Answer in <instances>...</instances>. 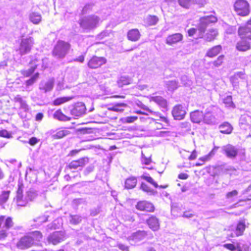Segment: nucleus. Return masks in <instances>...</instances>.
<instances>
[{
    "instance_id": "nucleus-1",
    "label": "nucleus",
    "mask_w": 251,
    "mask_h": 251,
    "mask_svg": "<svg viewBox=\"0 0 251 251\" xmlns=\"http://www.w3.org/2000/svg\"><path fill=\"white\" fill-rule=\"evenodd\" d=\"M48 62V58H43L40 55H36L32 57L29 62L30 68L27 70H22L21 73L25 76H29L34 72L36 69L38 68L43 70L47 68Z\"/></svg>"
},
{
    "instance_id": "nucleus-2",
    "label": "nucleus",
    "mask_w": 251,
    "mask_h": 251,
    "mask_svg": "<svg viewBox=\"0 0 251 251\" xmlns=\"http://www.w3.org/2000/svg\"><path fill=\"white\" fill-rule=\"evenodd\" d=\"M100 20L99 16L90 15L82 18L79 21V24L83 29L92 30L98 26Z\"/></svg>"
},
{
    "instance_id": "nucleus-3",
    "label": "nucleus",
    "mask_w": 251,
    "mask_h": 251,
    "mask_svg": "<svg viewBox=\"0 0 251 251\" xmlns=\"http://www.w3.org/2000/svg\"><path fill=\"white\" fill-rule=\"evenodd\" d=\"M71 48V45L66 42L59 40L52 51V55L58 59L64 58L68 53Z\"/></svg>"
},
{
    "instance_id": "nucleus-4",
    "label": "nucleus",
    "mask_w": 251,
    "mask_h": 251,
    "mask_svg": "<svg viewBox=\"0 0 251 251\" xmlns=\"http://www.w3.org/2000/svg\"><path fill=\"white\" fill-rule=\"evenodd\" d=\"M234 10L237 15L246 16L250 13L249 4L245 0H237L234 4Z\"/></svg>"
},
{
    "instance_id": "nucleus-5",
    "label": "nucleus",
    "mask_w": 251,
    "mask_h": 251,
    "mask_svg": "<svg viewBox=\"0 0 251 251\" xmlns=\"http://www.w3.org/2000/svg\"><path fill=\"white\" fill-rule=\"evenodd\" d=\"M34 44V39L28 36L25 38H23L21 39L20 47L19 52L21 55L29 53L33 45Z\"/></svg>"
},
{
    "instance_id": "nucleus-6",
    "label": "nucleus",
    "mask_w": 251,
    "mask_h": 251,
    "mask_svg": "<svg viewBox=\"0 0 251 251\" xmlns=\"http://www.w3.org/2000/svg\"><path fill=\"white\" fill-rule=\"evenodd\" d=\"M14 101L15 102H18L20 104L19 115L22 119L26 118V113L29 111L30 108L27 104L25 100H24L22 97L18 95L14 98Z\"/></svg>"
},
{
    "instance_id": "nucleus-7",
    "label": "nucleus",
    "mask_w": 251,
    "mask_h": 251,
    "mask_svg": "<svg viewBox=\"0 0 251 251\" xmlns=\"http://www.w3.org/2000/svg\"><path fill=\"white\" fill-rule=\"evenodd\" d=\"M217 22V18L214 16L210 15L204 16L200 18V23L198 26L199 32L204 33L207 26L212 23H215Z\"/></svg>"
},
{
    "instance_id": "nucleus-8",
    "label": "nucleus",
    "mask_w": 251,
    "mask_h": 251,
    "mask_svg": "<svg viewBox=\"0 0 251 251\" xmlns=\"http://www.w3.org/2000/svg\"><path fill=\"white\" fill-rule=\"evenodd\" d=\"M66 239V235L64 231H55L48 236L47 241L49 244L56 245L64 241Z\"/></svg>"
},
{
    "instance_id": "nucleus-9",
    "label": "nucleus",
    "mask_w": 251,
    "mask_h": 251,
    "mask_svg": "<svg viewBox=\"0 0 251 251\" xmlns=\"http://www.w3.org/2000/svg\"><path fill=\"white\" fill-rule=\"evenodd\" d=\"M221 152L227 157L234 159L237 155L238 150L235 146L227 144L221 148Z\"/></svg>"
},
{
    "instance_id": "nucleus-10",
    "label": "nucleus",
    "mask_w": 251,
    "mask_h": 251,
    "mask_svg": "<svg viewBox=\"0 0 251 251\" xmlns=\"http://www.w3.org/2000/svg\"><path fill=\"white\" fill-rule=\"evenodd\" d=\"M172 114L175 120H181L186 114L185 107L181 104L175 105L172 109Z\"/></svg>"
},
{
    "instance_id": "nucleus-11",
    "label": "nucleus",
    "mask_w": 251,
    "mask_h": 251,
    "mask_svg": "<svg viewBox=\"0 0 251 251\" xmlns=\"http://www.w3.org/2000/svg\"><path fill=\"white\" fill-rule=\"evenodd\" d=\"M88 162L89 158L88 157H82L78 160L72 161L67 166V168L70 170L78 169L79 170H81Z\"/></svg>"
},
{
    "instance_id": "nucleus-12",
    "label": "nucleus",
    "mask_w": 251,
    "mask_h": 251,
    "mask_svg": "<svg viewBox=\"0 0 251 251\" xmlns=\"http://www.w3.org/2000/svg\"><path fill=\"white\" fill-rule=\"evenodd\" d=\"M86 108L85 105L82 102L75 103L71 110V113L75 117H79L85 114Z\"/></svg>"
},
{
    "instance_id": "nucleus-13",
    "label": "nucleus",
    "mask_w": 251,
    "mask_h": 251,
    "mask_svg": "<svg viewBox=\"0 0 251 251\" xmlns=\"http://www.w3.org/2000/svg\"><path fill=\"white\" fill-rule=\"evenodd\" d=\"M24 185L22 183L18 184V189L17 191L16 196V202L18 206H25L28 202V200L25 196V199H23V189Z\"/></svg>"
},
{
    "instance_id": "nucleus-14",
    "label": "nucleus",
    "mask_w": 251,
    "mask_h": 251,
    "mask_svg": "<svg viewBox=\"0 0 251 251\" xmlns=\"http://www.w3.org/2000/svg\"><path fill=\"white\" fill-rule=\"evenodd\" d=\"M106 59L103 57L93 56L88 62V66L91 69H96L105 64Z\"/></svg>"
},
{
    "instance_id": "nucleus-15",
    "label": "nucleus",
    "mask_w": 251,
    "mask_h": 251,
    "mask_svg": "<svg viewBox=\"0 0 251 251\" xmlns=\"http://www.w3.org/2000/svg\"><path fill=\"white\" fill-rule=\"evenodd\" d=\"M33 244V240L31 237L25 236L20 239L17 243V247L21 250H24L31 247Z\"/></svg>"
},
{
    "instance_id": "nucleus-16",
    "label": "nucleus",
    "mask_w": 251,
    "mask_h": 251,
    "mask_svg": "<svg viewBox=\"0 0 251 251\" xmlns=\"http://www.w3.org/2000/svg\"><path fill=\"white\" fill-rule=\"evenodd\" d=\"M54 80L51 78L47 80L41 81L39 84V88L40 91L44 93L51 91L54 86Z\"/></svg>"
},
{
    "instance_id": "nucleus-17",
    "label": "nucleus",
    "mask_w": 251,
    "mask_h": 251,
    "mask_svg": "<svg viewBox=\"0 0 251 251\" xmlns=\"http://www.w3.org/2000/svg\"><path fill=\"white\" fill-rule=\"evenodd\" d=\"M136 207L139 210L148 212H152L154 209V207L151 203L145 201H139L136 204Z\"/></svg>"
},
{
    "instance_id": "nucleus-18",
    "label": "nucleus",
    "mask_w": 251,
    "mask_h": 251,
    "mask_svg": "<svg viewBox=\"0 0 251 251\" xmlns=\"http://www.w3.org/2000/svg\"><path fill=\"white\" fill-rule=\"evenodd\" d=\"M146 223L149 228L153 231H157L160 228V223L159 219L155 216H151L146 221Z\"/></svg>"
},
{
    "instance_id": "nucleus-19",
    "label": "nucleus",
    "mask_w": 251,
    "mask_h": 251,
    "mask_svg": "<svg viewBox=\"0 0 251 251\" xmlns=\"http://www.w3.org/2000/svg\"><path fill=\"white\" fill-rule=\"evenodd\" d=\"M203 34L204 33L200 32L199 38H203L206 41L211 42L215 39L218 35V31L215 29H211L205 34Z\"/></svg>"
},
{
    "instance_id": "nucleus-20",
    "label": "nucleus",
    "mask_w": 251,
    "mask_h": 251,
    "mask_svg": "<svg viewBox=\"0 0 251 251\" xmlns=\"http://www.w3.org/2000/svg\"><path fill=\"white\" fill-rule=\"evenodd\" d=\"M202 122L208 125H215L218 123L217 119L211 113L210 110L206 109V112L203 114V118Z\"/></svg>"
},
{
    "instance_id": "nucleus-21",
    "label": "nucleus",
    "mask_w": 251,
    "mask_h": 251,
    "mask_svg": "<svg viewBox=\"0 0 251 251\" xmlns=\"http://www.w3.org/2000/svg\"><path fill=\"white\" fill-rule=\"evenodd\" d=\"M183 37V35L179 33L170 35L166 39V43L170 46H172L181 41Z\"/></svg>"
},
{
    "instance_id": "nucleus-22",
    "label": "nucleus",
    "mask_w": 251,
    "mask_h": 251,
    "mask_svg": "<svg viewBox=\"0 0 251 251\" xmlns=\"http://www.w3.org/2000/svg\"><path fill=\"white\" fill-rule=\"evenodd\" d=\"M147 235V232L144 230H138L133 233L130 236L128 237V240L133 241L135 242L140 241L144 239Z\"/></svg>"
},
{
    "instance_id": "nucleus-23",
    "label": "nucleus",
    "mask_w": 251,
    "mask_h": 251,
    "mask_svg": "<svg viewBox=\"0 0 251 251\" xmlns=\"http://www.w3.org/2000/svg\"><path fill=\"white\" fill-rule=\"evenodd\" d=\"M238 34L241 39L251 40V28L247 25L239 27Z\"/></svg>"
},
{
    "instance_id": "nucleus-24",
    "label": "nucleus",
    "mask_w": 251,
    "mask_h": 251,
    "mask_svg": "<svg viewBox=\"0 0 251 251\" xmlns=\"http://www.w3.org/2000/svg\"><path fill=\"white\" fill-rule=\"evenodd\" d=\"M251 40L247 39H241V41L238 42L236 48L240 51H246L251 48Z\"/></svg>"
},
{
    "instance_id": "nucleus-25",
    "label": "nucleus",
    "mask_w": 251,
    "mask_h": 251,
    "mask_svg": "<svg viewBox=\"0 0 251 251\" xmlns=\"http://www.w3.org/2000/svg\"><path fill=\"white\" fill-rule=\"evenodd\" d=\"M190 118L192 122L199 124L203 121V114L202 111L195 110L191 113Z\"/></svg>"
},
{
    "instance_id": "nucleus-26",
    "label": "nucleus",
    "mask_w": 251,
    "mask_h": 251,
    "mask_svg": "<svg viewBox=\"0 0 251 251\" xmlns=\"http://www.w3.org/2000/svg\"><path fill=\"white\" fill-rule=\"evenodd\" d=\"M140 36L141 34L138 29L136 28L129 30L127 34V39L132 42L138 41Z\"/></svg>"
},
{
    "instance_id": "nucleus-27",
    "label": "nucleus",
    "mask_w": 251,
    "mask_h": 251,
    "mask_svg": "<svg viewBox=\"0 0 251 251\" xmlns=\"http://www.w3.org/2000/svg\"><path fill=\"white\" fill-rule=\"evenodd\" d=\"M29 18L30 22L35 25L39 24L42 21L41 15L39 13L34 11L29 13Z\"/></svg>"
},
{
    "instance_id": "nucleus-28",
    "label": "nucleus",
    "mask_w": 251,
    "mask_h": 251,
    "mask_svg": "<svg viewBox=\"0 0 251 251\" xmlns=\"http://www.w3.org/2000/svg\"><path fill=\"white\" fill-rule=\"evenodd\" d=\"M221 50L222 47L220 45L215 46L207 50L206 56L209 57H214L218 55Z\"/></svg>"
},
{
    "instance_id": "nucleus-29",
    "label": "nucleus",
    "mask_w": 251,
    "mask_h": 251,
    "mask_svg": "<svg viewBox=\"0 0 251 251\" xmlns=\"http://www.w3.org/2000/svg\"><path fill=\"white\" fill-rule=\"evenodd\" d=\"M54 119L60 121H69L71 118L64 115L60 109L56 110L53 114Z\"/></svg>"
},
{
    "instance_id": "nucleus-30",
    "label": "nucleus",
    "mask_w": 251,
    "mask_h": 251,
    "mask_svg": "<svg viewBox=\"0 0 251 251\" xmlns=\"http://www.w3.org/2000/svg\"><path fill=\"white\" fill-rule=\"evenodd\" d=\"M137 182V179L135 177H130L127 178L125 181V188L126 189H132L136 186Z\"/></svg>"
},
{
    "instance_id": "nucleus-31",
    "label": "nucleus",
    "mask_w": 251,
    "mask_h": 251,
    "mask_svg": "<svg viewBox=\"0 0 251 251\" xmlns=\"http://www.w3.org/2000/svg\"><path fill=\"white\" fill-rule=\"evenodd\" d=\"M246 79V76L244 71L238 72L234 74V75L231 76L230 78V81L233 84L236 83L237 80L239 79Z\"/></svg>"
},
{
    "instance_id": "nucleus-32",
    "label": "nucleus",
    "mask_w": 251,
    "mask_h": 251,
    "mask_svg": "<svg viewBox=\"0 0 251 251\" xmlns=\"http://www.w3.org/2000/svg\"><path fill=\"white\" fill-rule=\"evenodd\" d=\"M151 100L163 108H166L167 106L166 100L161 96L152 97Z\"/></svg>"
},
{
    "instance_id": "nucleus-33",
    "label": "nucleus",
    "mask_w": 251,
    "mask_h": 251,
    "mask_svg": "<svg viewBox=\"0 0 251 251\" xmlns=\"http://www.w3.org/2000/svg\"><path fill=\"white\" fill-rule=\"evenodd\" d=\"M220 132L223 133L229 134L232 130L231 126L228 123H224L219 126Z\"/></svg>"
},
{
    "instance_id": "nucleus-34",
    "label": "nucleus",
    "mask_w": 251,
    "mask_h": 251,
    "mask_svg": "<svg viewBox=\"0 0 251 251\" xmlns=\"http://www.w3.org/2000/svg\"><path fill=\"white\" fill-rule=\"evenodd\" d=\"M132 80L128 76H121L117 81L119 87H123L124 85H128L131 83Z\"/></svg>"
},
{
    "instance_id": "nucleus-35",
    "label": "nucleus",
    "mask_w": 251,
    "mask_h": 251,
    "mask_svg": "<svg viewBox=\"0 0 251 251\" xmlns=\"http://www.w3.org/2000/svg\"><path fill=\"white\" fill-rule=\"evenodd\" d=\"M146 23L149 25H153L157 24L158 21V18L156 16H148L146 19Z\"/></svg>"
},
{
    "instance_id": "nucleus-36",
    "label": "nucleus",
    "mask_w": 251,
    "mask_h": 251,
    "mask_svg": "<svg viewBox=\"0 0 251 251\" xmlns=\"http://www.w3.org/2000/svg\"><path fill=\"white\" fill-rule=\"evenodd\" d=\"M245 228V223L243 222H240L237 224L235 233L237 236L241 235Z\"/></svg>"
},
{
    "instance_id": "nucleus-37",
    "label": "nucleus",
    "mask_w": 251,
    "mask_h": 251,
    "mask_svg": "<svg viewBox=\"0 0 251 251\" xmlns=\"http://www.w3.org/2000/svg\"><path fill=\"white\" fill-rule=\"evenodd\" d=\"M167 87L169 91H174L178 87V82L176 80H170L166 83Z\"/></svg>"
},
{
    "instance_id": "nucleus-38",
    "label": "nucleus",
    "mask_w": 251,
    "mask_h": 251,
    "mask_svg": "<svg viewBox=\"0 0 251 251\" xmlns=\"http://www.w3.org/2000/svg\"><path fill=\"white\" fill-rule=\"evenodd\" d=\"M72 99V97H61L55 99L53 101V104L54 105H60L65 102H67L70 100H71Z\"/></svg>"
},
{
    "instance_id": "nucleus-39",
    "label": "nucleus",
    "mask_w": 251,
    "mask_h": 251,
    "mask_svg": "<svg viewBox=\"0 0 251 251\" xmlns=\"http://www.w3.org/2000/svg\"><path fill=\"white\" fill-rule=\"evenodd\" d=\"M82 221L81 216L78 215H70L69 217V221L71 224L73 225H77L80 223Z\"/></svg>"
},
{
    "instance_id": "nucleus-40",
    "label": "nucleus",
    "mask_w": 251,
    "mask_h": 251,
    "mask_svg": "<svg viewBox=\"0 0 251 251\" xmlns=\"http://www.w3.org/2000/svg\"><path fill=\"white\" fill-rule=\"evenodd\" d=\"M218 147H215L207 155H206L203 157L199 158V160L202 161L204 162L206 161H209L211 157L215 154L216 152V150L217 149Z\"/></svg>"
},
{
    "instance_id": "nucleus-41",
    "label": "nucleus",
    "mask_w": 251,
    "mask_h": 251,
    "mask_svg": "<svg viewBox=\"0 0 251 251\" xmlns=\"http://www.w3.org/2000/svg\"><path fill=\"white\" fill-rule=\"evenodd\" d=\"M10 191H2L1 194L0 195V203L3 204L5 203L9 197Z\"/></svg>"
},
{
    "instance_id": "nucleus-42",
    "label": "nucleus",
    "mask_w": 251,
    "mask_h": 251,
    "mask_svg": "<svg viewBox=\"0 0 251 251\" xmlns=\"http://www.w3.org/2000/svg\"><path fill=\"white\" fill-rule=\"evenodd\" d=\"M224 58L225 56L224 55H220L216 60L212 62L211 64L214 67L218 68L222 65Z\"/></svg>"
},
{
    "instance_id": "nucleus-43",
    "label": "nucleus",
    "mask_w": 251,
    "mask_h": 251,
    "mask_svg": "<svg viewBox=\"0 0 251 251\" xmlns=\"http://www.w3.org/2000/svg\"><path fill=\"white\" fill-rule=\"evenodd\" d=\"M37 196V192L33 189H30L26 193V197L28 201H31L36 198Z\"/></svg>"
},
{
    "instance_id": "nucleus-44",
    "label": "nucleus",
    "mask_w": 251,
    "mask_h": 251,
    "mask_svg": "<svg viewBox=\"0 0 251 251\" xmlns=\"http://www.w3.org/2000/svg\"><path fill=\"white\" fill-rule=\"evenodd\" d=\"M69 134L70 131L67 130H61L57 131L53 136L55 139H59L63 138Z\"/></svg>"
},
{
    "instance_id": "nucleus-45",
    "label": "nucleus",
    "mask_w": 251,
    "mask_h": 251,
    "mask_svg": "<svg viewBox=\"0 0 251 251\" xmlns=\"http://www.w3.org/2000/svg\"><path fill=\"white\" fill-rule=\"evenodd\" d=\"M39 74L38 73L34 74L29 79L27 80L25 82V85L26 87H29L33 85L38 79L39 77Z\"/></svg>"
},
{
    "instance_id": "nucleus-46",
    "label": "nucleus",
    "mask_w": 251,
    "mask_h": 251,
    "mask_svg": "<svg viewBox=\"0 0 251 251\" xmlns=\"http://www.w3.org/2000/svg\"><path fill=\"white\" fill-rule=\"evenodd\" d=\"M127 106V104L125 103H118L115 104L114 111L117 112H122L124 110V108Z\"/></svg>"
},
{
    "instance_id": "nucleus-47",
    "label": "nucleus",
    "mask_w": 251,
    "mask_h": 251,
    "mask_svg": "<svg viewBox=\"0 0 251 251\" xmlns=\"http://www.w3.org/2000/svg\"><path fill=\"white\" fill-rule=\"evenodd\" d=\"M138 119V117L136 116H130L126 117L125 118H123L121 119V121L124 124L125 123H132Z\"/></svg>"
},
{
    "instance_id": "nucleus-48",
    "label": "nucleus",
    "mask_w": 251,
    "mask_h": 251,
    "mask_svg": "<svg viewBox=\"0 0 251 251\" xmlns=\"http://www.w3.org/2000/svg\"><path fill=\"white\" fill-rule=\"evenodd\" d=\"M224 103L228 107H234V104L232 101V97L227 96L223 100Z\"/></svg>"
},
{
    "instance_id": "nucleus-49",
    "label": "nucleus",
    "mask_w": 251,
    "mask_h": 251,
    "mask_svg": "<svg viewBox=\"0 0 251 251\" xmlns=\"http://www.w3.org/2000/svg\"><path fill=\"white\" fill-rule=\"evenodd\" d=\"M178 2L181 7L188 9L191 5L192 0H178Z\"/></svg>"
},
{
    "instance_id": "nucleus-50",
    "label": "nucleus",
    "mask_w": 251,
    "mask_h": 251,
    "mask_svg": "<svg viewBox=\"0 0 251 251\" xmlns=\"http://www.w3.org/2000/svg\"><path fill=\"white\" fill-rule=\"evenodd\" d=\"M61 219H57L54 221L51 224L47 226L48 229H52L58 228L60 226L59 222H61Z\"/></svg>"
},
{
    "instance_id": "nucleus-51",
    "label": "nucleus",
    "mask_w": 251,
    "mask_h": 251,
    "mask_svg": "<svg viewBox=\"0 0 251 251\" xmlns=\"http://www.w3.org/2000/svg\"><path fill=\"white\" fill-rule=\"evenodd\" d=\"M141 178L146 180L147 181L149 182L150 183L153 185L155 188L158 187V185L157 183L154 181V180L150 176H147L145 175H143L141 176Z\"/></svg>"
},
{
    "instance_id": "nucleus-52",
    "label": "nucleus",
    "mask_w": 251,
    "mask_h": 251,
    "mask_svg": "<svg viewBox=\"0 0 251 251\" xmlns=\"http://www.w3.org/2000/svg\"><path fill=\"white\" fill-rule=\"evenodd\" d=\"M238 194V192L236 190H234L231 192H227L226 195V199L232 200V199L237 196Z\"/></svg>"
},
{
    "instance_id": "nucleus-53",
    "label": "nucleus",
    "mask_w": 251,
    "mask_h": 251,
    "mask_svg": "<svg viewBox=\"0 0 251 251\" xmlns=\"http://www.w3.org/2000/svg\"><path fill=\"white\" fill-rule=\"evenodd\" d=\"M32 238L33 240H35L36 241H40V240L42 238V234L41 232L39 231H35L32 232Z\"/></svg>"
},
{
    "instance_id": "nucleus-54",
    "label": "nucleus",
    "mask_w": 251,
    "mask_h": 251,
    "mask_svg": "<svg viewBox=\"0 0 251 251\" xmlns=\"http://www.w3.org/2000/svg\"><path fill=\"white\" fill-rule=\"evenodd\" d=\"M14 225V223L12 221V219L10 217H8L5 221L4 223V227L8 229L12 227Z\"/></svg>"
},
{
    "instance_id": "nucleus-55",
    "label": "nucleus",
    "mask_w": 251,
    "mask_h": 251,
    "mask_svg": "<svg viewBox=\"0 0 251 251\" xmlns=\"http://www.w3.org/2000/svg\"><path fill=\"white\" fill-rule=\"evenodd\" d=\"M140 188L147 193H152L153 192V190L150 188L146 183L142 182Z\"/></svg>"
},
{
    "instance_id": "nucleus-56",
    "label": "nucleus",
    "mask_w": 251,
    "mask_h": 251,
    "mask_svg": "<svg viewBox=\"0 0 251 251\" xmlns=\"http://www.w3.org/2000/svg\"><path fill=\"white\" fill-rule=\"evenodd\" d=\"M48 220V217L46 216H42L39 217L37 218L35 220H34L35 222H39L40 223H45L47 222Z\"/></svg>"
},
{
    "instance_id": "nucleus-57",
    "label": "nucleus",
    "mask_w": 251,
    "mask_h": 251,
    "mask_svg": "<svg viewBox=\"0 0 251 251\" xmlns=\"http://www.w3.org/2000/svg\"><path fill=\"white\" fill-rule=\"evenodd\" d=\"M181 81L183 85H187L190 84V80L188 79L186 75H183L181 77Z\"/></svg>"
},
{
    "instance_id": "nucleus-58",
    "label": "nucleus",
    "mask_w": 251,
    "mask_h": 251,
    "mask_svg": "<svg viewBox=\"0 0 251 251\" xmlns=\"http://www.w3.org/2000/svg\"><path fill=\"white\" fill-rule=\"evenodd\" d=\"M0 136L9 138L11 135L7 130H2L0 131Z\"/></svg>"
},
{
    "instance_id": "nucleus-59",
    "label": "nucleus",
    "mask_w": 251,
    "mask_h": 251,
    "mask_svg": "<svg viewBox=\"0 0 251 251\" xmlns=\"http://www.w3.org/2000/svg\"><path fill=\"white\" fill-rule=\"evenodd\" d=\"M152 115H154L156 117H159L160 119H162V121L163 122H165L166 123H167L168 122V120L167 119V118H166L165 117H163L161 115V114L158 112H155V111H153L152 113H151Z\"/></svg>"
},
{
    "instance_id": "nucleus-60",
    "label": "nucleus",
    "mask_w": 251,
    "mask_h": 251,
    "mask_svg": "<svg viewBox=\"0 0 251 251\" xmlns=\"http://www.w3.org/2000/svg\"><path fill=\"white\" fill-rule=\"evenodd\" d=\"M93 7V5L91 4H86L84 7L82 9V13L85 14L87 13L90 10L92 9Z\"/></svg>"
},
{
    "instance_id": "nucleus-61",
    "label": "nucleus",
    "mask_w": 251,
    "mask_h": 251,
    "mask_svg": "<svg viewBox=\"0 0 251 251\" xmlns=\"http://www.w3.org/2000/svg\"><path fill=\"white\" fill-rule=\"evenodd\" d=\"M142 162L146 165H149L151 163V159L150 158L146 157L145 155L142 153Z\"/></svg>"
},
{
    "instance_id": "nucleus-62",
    "label": "nucleus",
    "mask_w": 251,
    "mask_h": 251,
    "mask_svg": "<svg viewBox=\"0 0 251 251\" xmlns=\"http://www.w3.org/2000/svg\"><path fill=\"white\" fill-rule=\"evenodd\" d=\"M8 233L4 229L0 230V240H3L7 236Z\"/></svg>"
},
{
    "instance_id": "nucleus-63",
    "label": "nucleus",
    "mask_w": 251,
    "mask_h": 251,
    "mask_svg": "<svg viewBox=\"0 0 251 251\" xmlns=\"http://www.w3.org/2000/svg\"><path fill=\"white\" fill-rule=\"evenodd\" d=\"M224 247L231 251H233L236 250L235 246L233 244H224Z\"/></svg>"
},
{
    "instance_id": "nucleus-64",
    "label": "nucleus",
    "mask_w": 251,
    "mask_h": 251,
    "mask_svg": "<svg viewBox=\"0 0 251 251\" xmlns=\"http://www.w3.org/2000/svg\"><path fill=\"white\" fill-rule=\"evenodd\" d=\"M38 141L39 140L37 139L36 137H32L29 139L28 143L30 145L34 146L37 144Z\"/></svg>"
}]
</instances>
